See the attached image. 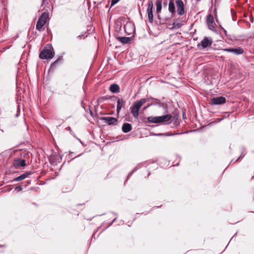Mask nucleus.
<instances>
[{
    "instance_id": "f257e3e1",
    "label": "nucleus",
    "mask_w": 254,
    "mask_h": 254,
    "mask_svg": "<svg viewBox=\"0 0 254 254\" xmlns=\"http://www.w3.org/2000/svg\"><path fill=\"white\" fill-rule=\"evenodd\" d=\"M172 117L170 114H167L164 116L158 117H148L147 120L149 123L162 124H168Z\"/></svg>"
},
{
    "instance_id": "f03ea898",
    "label": "nucleus",
    "mask_w": 254,
    "mask_h": 254,
    "mask_svg": "<svg viewBox=\"0 0 254 254\" xmlns=\"http://www.w3.org/2000/svg\"><path fill=\"white\" fill-rule=\"evenodd\" d=\"M55 55L54 49L51 45L45 47L39 54V58L41 59H52Z\"/></svg>"
},
{
    "instance_id": "7ed1b4c3",
    "label": "nucleus",
    "mask_w": 254,
    "mask_h": 254,
    "mask_svg": "<svg viewBox=\"0 0 254 254\" xmlns=\"http://www.w3.org/2000/svg\"><path fill=\"white\" fill-rule=\"evenodd\" d=\"M147 101V99L142 98L136 102L133 106L131 107V113L134 118L137 119L138 117V111L140 107L145 104Z\"/></svg>"
},
{
    "instance_id": "20e7f679",
    "label": "nucleus",
    "mask_w": 254,
    "mask_h": 254,
    "mask_svg": "<svg viewBox=\"0 0 254 254\" xmlns=\"http://www.w3.org/2000/svg\"><path fill=\"white\" fill-rule=\"evenodd\" d=\"M213 41L211 38L204 37L203 40L197 44V47L200 50H203L207 47H211Z\"/></svg>"
},
{
    "instance_id": "39448f33",
    "label": "nucleus",
    "mask_w": 254,
    "mask_h": 254,
    "mask_svg": "<svg viewBox=\"0 0 254 254\" xmlns=\"http://www.w3.org/2000/svg\"><path fill=\"white\" fill-rule=\"evenodd\" d=\"M48 17V14L47 13L44 12L42 14V15L39 18L38 20L37 23V24H36V29L38 30H39V31L41 30L42 28L45 24V23L46 22V20Z\"/></svg>"
},
{
    "instance_id": "423d86ee",
    "label": "nucleus",
    "mask_w": 254,
    "mask_h": 254,
    "mask_svg": "<svg viewBox=\"0 0 254 254\" xmlns=\"http://www.w3.org/2000/svg\"><path fill=\"white\" fill-rule=\"evenodd\" d=\"M153 3L151 0H149L147 3V13L148 15V21L150 23H152L153 20Z\"/></svg>"
},
{
    "instance_id": "0eeeda50",
    "label": "nucleus",
    "mask_w": 254,
    "mask_h": 254,
    "mask_svg": "<svg viewBox=\"0 0 254 254\" xmlns=\"http://www.w3.org/2000/svg\"><path fill=\"white\" fill-rule=\"evenodd\" d=\"M176 3L177 5V13L180 15H182L185 13L184 4L182 0H176Z\"/></svg>"
},
{
    "instance_id": "6e6552de",
    "label": "nucleus",
    "mask_w": 254,
    "mask_h": 254,
    "mask_svg": "<svg viewBox=\"0 0 254 254\" xmlns=\"http://www.w3.org/2000/svg\"><path fill=\"white\" fill-rule=\"evenodd\" d=\"M226 99L224 97L220 96L211 99L210 104L212 105H220L226 102Z\"/></svg>"
},
{
    "instance_id": "1a4fd4ad",
    "label": "nucleus",
    "mask_w": 254,
    "mask_h": 254,
    "mask_svg": "<svg viewBox=\"0 0 254 254\" xmlns=\"http://www.w3.org/2000/svg\"><path fill=\"white\" fill-rule=\"evenodd\" d=\"M207 24L210 30L212 31L215 30V24L214 21V18L213 15L211 14L207 15Z\"/></svg>"
},
{
    "instance_id": "9d476101",
    "label": "nucleus",
    "mask_w": 254,
    "mask_h": 254,
    "mask_svg": "<svg viewBox=\"0 0 254 254\" xmlns=\"http://www.w3.org/2000/svg\"><path fill=\"white\" fill-rule=\"evenodd\" d=\"M13 166L15 169H19L26 166L25 160L21 159H15L13 162Z\"/></svg>"
},
{
    "instance_id": "9b49d317",
    "label": "nucleus",
    "mask_w": 254,
    "mask_h": 254,
    "mask_svg": "<svg viewBox=\"0 0 254 254\" xmlns=\"http://www.w3.org/2000/svg\"><path fill=\"white\" fill-rule=\"evenodd\" d=\"M102 121H104L109 125H113L117 122V120L112 117H103L101 118Z\"/></svg>"
},
{
    "instance_id": "f8f14e48",
    "label": "nucleus",
    "mask_w": 254,
    "mask_h": 254,
    "mask_svg": "<svg viewBox=\"0 0 254 254\" xmlns=\"http://www.w3.org/2000/svg\"><path fill=\"white\" fill-rule=\"evenodd\" d=\"M31 174V172H26L25 173H23V174L21 175L20 176L15 178L13 180V182H18L21 181L22 180H23L27 177H28Z\"/></svg>"
},
{
    "instance_id": "ddd939ff",
    "label": "nucleus",
    "mask_w": 254,
    "mask_h": 254,
    "mask_svg": "<svg viewBox=\"0 0 254 254\" xmlns=\"http://www.w3.org/2000/svg\"><path fill=\"white\" fill-rule=\"evenodd\" d=\"M164 3L165 5L167 4L166 0H156V12L159 13L162 9V4Z\"/></svg>"
},
{
    "instance_id": "4468645a",
    "label": "nucleus",
    "mask_w": 254,
    "mask_h": 254,
    "mask_svg": "<svg viewBox=\"0 0 254 254\" xmlns=\"http://www.w3.org/2000/svg\"><path fill=\"white\" fill-rule=\"evenodd\" d=\"M125 105V102L123 99H118L117 101V112L119 113L121 108Z\"/></svg>"
},
{
    "instance_id": "2eb2a0df",
    "label": "nucleus",
    "mask_w": 254,
    "mask_h": 254,
    "mask_svg": "<svg viewBox=\"0 0 254 254\" xmlns=\"http://www.w3.org/2000/svg\"><path fill=\"white\" fill-rule=\"evenodd\" d=\"M124 29L126 32L129 35L131 34V32L134 31V27L130 23L126 24L124 26Z\"/></svg>"
},
{
    "instance_id": "dca6fc26",
    "label": "nucleus",
    "mask_w": 254,
    "mask_h": 254,
    "mask_svg": "<svg viewBox=\"0 0 254 254\" xmlns=\"http://www.w3.org/2000/svg\"><path fill=\"white\" fill-rule=\"evenodd\" d=\"M131 125L128 123H125L122 126V130L125 133H127L131 130Z\"/></svg>"
},
{
    "instance_id": "f3484780",
    "label": "nucleus",
    "mask_w": 254,
    "mask_h": 254,
    "mask_svg": "<svg viewBox=\"0 0 254 254\" xmlns=\"http://www.w3.org/2000/svg\"><path fill=\"white\" fill-rule=\"evenodd\" d=\"M110 90L112 93H118L120 91V87L116 84H112L110 86Z\"/></svg>"
},
{
    "instance_id": "a211bd4d",
    "label": "nucleus",
    "mask_w": 254,
    "mask_h": 254,
    "mask_svg": "<svg viewBox=\"0 0 254 254\" xmlns=\"http://www.w3.org/2000/svg\"><path fill=\"white\" fill-rule=\"evenodd\" d=\"M243 52H244V50L241 48L239 47V48H235V49L232 48V53H233L236 55L242 54L243 53Z\"/></svg>"
},
{
    "instance_id": "6ab92c4d",
    "label": "nucleus",
    "mask_w": 254,
    "mask_h": 254,
    "mask_svg": "<svg viewBox=\"0 0 254 254\" xmlns=\"http://www.w3.org/2000/svg\"><path fill=\"white\" fill-rule=\"evenodd\" d=\"M130 39V38L129 37H121L118 38L119 41L123 44L128 43L129 42Z\"/></svg>"
},
{
    "instance_id": "aec40b11",
    "label": "nucleus",
    "mask_w": 254,
    "mask_h": 254,
    "mask_svg": "<svg viewBox=\"0 0 254 254\" xmlns=\"http://www.w3.org/2000/svg\"><path fill=\"white\" fill-rule=\"evenodd\" d=\"M175 7L174 3L171 0L169 3V10L172 13H173L175 12Z\"/></svg>"
},
{
    "instance_id": "412c9836",
    "label": "nucleus",
    "mask_w": 254,
    "mask_h": 254,
    "mask_svg": "<svg viewBox=\"0 0 254 254\" xmlns=\"http://www.w3.org/2000/svg\"><path fill=\"white\" fill-rule=\"evenodd\" d=\"M62 60V57H59L56 61H55L52 64L51 66H54L57 64L60 61Z\"/></svg>"
},
{
    "instance_id": "4be33fe9",
    "label": "nucleus",
    "mask_w": 254,
    "mask_h": 254,
    "mask_svg": "<svg viewBox=\"0 0 254 254\" xmlns=\"http://www.w3.org/2000/svg\"><path fill=\"white\" fill-rule=\"evenodd\" d=\"M22 190V188L21 186H17L15 188V190H17L18 191H20L21 190Z\"/></svg>"
},
{
    "instance_id": "5701e85b",
    "label": "nucleus",
    "mask_w": 254,
    "mask_h": 254,
    "mask_svg": "<svg viewBox=\"0 0 254 254\" xmlns=\"http://www.w3.org/2000/svg\"><path fill=\"white\" fill-rule=\"evenodd\" d=\"M49 0H42V5H47L49 4Z\"/></svg>"
},
{
    "instance_id": "b1692460",
    "label": "nucleus",
    "mask_w": 254,
    "mask_h": 254,
    "mask_svg": "<svg viewBox=\"0 0 254 254\" xmlns=\"http://www.w3.org/2000/svg\"><path fill=\"white\" fill-rule=\"evenodd\" d=\"M223 51L232 53V49H231V48L223 49Z\"/></svg>"
},
{
    "instance_id": "393cba45",
    "label": "nucleus",
    "mask_w": 254,
    "mask_h": 254,
    "mask_svg": "<svg viewBox=\"0 0 254 254\" xmlns=\"http://www.w3.org/2000/svg\"><path fill=\"white\" fill-rule=\"evenodd\" d=\"M31 180H30V181H27V185L30 184L31 183Z\"/></svg>"
},
{
    "instance_id": "a878e982",
    "label": "nucleus",
    "mask_w": 254,
    "mask_h": 254,
    "mask_svg": "<svg viewBox=\"0 0 254 254\" xmlns=\"http://www.w3.org/2000/svg\"><path fill=\"white\" fill-rule=\"evenodd\" d=\"M132 173H133V171L130 172L129 174H128V176L131 175L132 174Z\"/></svg>"
},
{
    "instance_id": "bb28decb",
    "label": "nucleus",
    "mask_w": 254,
    "mask_h": 254,
    "mask_svg": "<svg viewBox=\"0 0 254 254\" xmlns=\"http://www.w3.org/2000/svg\"><path fill=\"white\" fill-rule=\"evenodd\" d=\"M239 159H240V157L239 158H238L237 161H238Z\"/></svg>"
},
{
    "instance_id": "cd10ccee",
    "label": "nucleus",
    "mask_w": 254,
    "mask_h": 254,
    "mask_svg": "<svg viewBox=\"0 0 254 254\" xmlns=\"http://www.w3.org/2000/svg\"><path fill=\"white\" fill-rule=\"evenodd\" d=\"M146 108H147V107H144V109L145 110V109H146Z\"/></svg>"
}]
</instances>
